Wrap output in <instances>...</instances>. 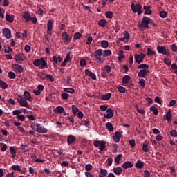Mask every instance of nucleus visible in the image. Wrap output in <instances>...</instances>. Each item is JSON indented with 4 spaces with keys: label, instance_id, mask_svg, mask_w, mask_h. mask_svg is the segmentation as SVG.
Segmentation results:
<instances>
[{
    "label": "nucleus",
    "instance_id": "1",
    "mask_svg": "<svg viewBox=\"0 0 177 177\" xmlns=\"http://www.w3.org/2000/svg\"><path fill=\"white\" fill-rule=\"evenodd\" d=\"M153 23V20L147 17H143L141 23L138 24L139 28H149V24Z\"/></svg>",
    "mask_w": 177,
    "mask_h": 177
},
{
    "label": "nucleus",
    "instance_id": "2",
    "mask_svg": "<svg viewBox=\"0 0 177 177\" xmlns=\"http://www.w3.org/2000/svg\"><path fill=\"white\" fill-rule=\"evenodd\" d=\"M131 9L133 13H138L139 15L143 13V11H142V6L139 3L135 5V3H132L131 4Z\"/></svg>",
    "mask_w": 177,
    "mask_h": 177
},
{
    "label": "nucleus",
    "instance_id": "3",
    "mask_svg": "<svg viewBox=\"0 0 177 177\" xmlns=\"http://www.w3.org/2000/svg\"><path fill=\"white\" fill-rule=\"evenodd\" d=\"M17 102L19 103L20 106L21 107H30V105H28V102H27V100L23 97V96H19L17 99Z\"/></svg>",
    "mask_w": 177,
    "mask_h": 177
},
{
    "label": "nucleus",
    "instance_id": "4",
    "mask_svg": "<svg viewBox=\"0 0 177 177\" xmlns=\"http://www.w3.org/2000/svg\"><path fill=\"white\" fill-rule=\"evenodd\" d=\"M2 33L4 37L7 38V39H10L12 38V30L8 28H4L2 29Z\"/></svg>",
    "mask_w": 177,
    "mask_h": 177
},
{
    "label": "nucleus",
    "instance_id": "5",
    "mask_svg": "<svg viewBox=\"0 0 177 177\" xmlns=\"http://www.w3.org/2000/svg\"><path fill=\"white\" fill-rule=\"evenodd\" d=\"M62 37L64 42H66L67 44H68V42H70L73 38V36L67 34V32H63L62 33Z\"/></svg>",
    "mask_w": 177,
    "mask_h": 177
},
{
    "label": "nucleus",
    "instance_id": "6",
    "mask_svg": "<svg viewBox=\"0 0 177 177\" xmlns=\"http://www.w3.org/2000/svg\"><path fill=\"white\" fill-rule=\"evenodd\" d=\"M134 59L136 60V63L138 64H140L143 62V59H145V54L141 53L140 55L135 54Z\"/></svg>",
    "mask_w": 177,
    "mask_h": 177
},
{
    "label": "nucleus",
    "instance_id": "7",
    "mask_svg": "<svg viewBox=\"0 0 177 177\" xmlns=\"http://www.w3.org/2000/svg\"><path fill=\"white\" fill-rule=\"evenodd\" d=\"M121 138H122V134H121L120 131H116L113 136V140L115 142V143H120Z\"/></svg>",
    "mask_w": 177,
    "mask_h": 177
},
{
    "label": "nucleus",
    "instance_id": "8",
    "mask_svg": "<svg viewBox=\"0 0 177 177\" xmlns=\"http://www.w3.org/2000/svg\"><path fill=\"white\" fill-rule=\"evenodd\" d=\"M157 50L158 53H161L162 55H165L166 56H169V53L167 51V48L164 46H158Z\"/></svg>",
    "mask_w": 177,
    "mask_h": 177
},
{
    "label": "nucleus",
    "instance_id": "9",
    "mask_svg": "<svg viewBox=\"0 0 177 177\" xmlns=\"http://www.w3.org/2000/svg\"><path fill=\"white\" fill-rule=\"evenodd\" d=\"M13 68L15 69L18 74H21L23 71H24V69L23 68V66L21 65L17 64H14L12 65Z\"/></svg>",
    "mask_w": 177,
    "mask_h": 177
},
{
    "label": "nucleus",
    "instance_id": "10",
    "mask_svg": "<svg viewBox=\"0 0 177 177\" xmlns=\"http://www.w3.org/2000/svg\"><path fill=\"white\" fill-rule=\"evenodd\" d=\"M106 113L107 114H104V118H109L110 120L111 118H113V117H114V112H113V109H111V108H109L106 110Z\"/></svg>",
    "mask_w": 177,
    "mask_h": 177
},
{
    "label": "nucleus",
    "instance_id": "11",
    "mask_svg": "<svg viewBox=\"0 0 177 177\" xmlns=\"http://www.w3.org/2000/svg\"><path fill=\"white\" fill-rule=\"evenodd\" d=\"M171 113H172V110L169 109L163 117L164 120H167V121H171V120H172V114Z\"/></svg>",
    "mask_w": 177,
    "mask_h": 177
},
{
    "label": "nucleus",
    "instance_id": "12",
    "mask_svg": "<svg viewBox=\"0 0 177 177\" xmlns=\"http://www.w3.org/2000/svg\"><path fill=\"white\" fill-rule=\"evenodd\" d=\"M85 74L88 77H90L91 78H92V80H96V79H97L96 75L95 73H92V71H89V69L85 70Z\"/></svg>",
    "mask_w": 177,
    "mask_h": 177
},
{
    "label": "nucleus",
    "instance_id": "13",
    "mask_svg": "<svg viewBox=\"0 0 177 177\" xmlns=\"http://www.w3.org/2000/svg\"><path fill=\"white\" fill-rule=\"evenodd\" d=\"M146 75H147V71L145 69H141L138 73L139 78H146Z\"/></svg>",
    "mask_w": 177,
    "mask_h": 177
},
{
    "label": "nucleus",
    "instance_id": "14",
    "mask_svg": "<svg viewBox=\"0 0 177 177\" xmlns=\"http://www.w3.org/2000/svg\"><path fill=\"white\" fill-rule=\"evenodd\" d=\"M54 113H57L59 114H64V115H66V112H64V108H63L62 106H57L55 109H54Z\"/></svg>",
    "mask_w": 177,
    "mask_h": 177
},
{
    "label": "nucleus",
    "instance_id": "15",
    "mask_svg": "<svg viewBox=\"0 0 177 177\" xmlns=\"http://www.w3.org/2000/svg\"><path fill=\"white\" fill-rule=\"evenodd\" d=\"M122 167L124 169H127L128 168H132L133 167V164L129 161H126L122 164Z\"/></svg>",
    "mask_w": 177,
    "mask_h": 177
},
{
    "label": "nucleus",
    "instance_id": "16",
    "mask_svg": "<svg viewBox=\"0 0 177 177\" xmlns=\"http://www.w3.org/2000/svg\"><path fill=\"white\" fill-rule=\"evenodd\" d=\"M37 132L39 133H48V129H46L45 127H41V124H39Z\"/></svg>",
    "mask_w": 177,
    "mask_h": 177
},
{
    "label": "nucleus",
    "instance_id": "17",
    "mask_svg": "<svg viewBox=\"0 0 177 177\" xmlns=\"http://www.w3.org/2000/svg\"><path fill=\"white\" fill-rule=\"evenodd\" d=\"M75 142V136L73 135H69L68 136L67 143L69 145H71L72 143H74Z\"/></svg>",
    "mask_w": 177,
    "mask_h": 177
},
{
    "label": "nucleus",
    "instance_id": "18",
    "mask_svg": "<svg viewBox=\"0 0 177 177\" xmlns=\"http://www.w3.org/2000/svg\"><path fill=\"white\" fill-rule=\"evenodd\" d=\"M40 66L41 68H48V63L45 61V59L40 58Z\"/></svg>",
    "mask_w": 177,
    "mask_h": 177
},
{
    "label": "nucleus",
    "instance_id": "19",
    "mask_svg": "<svg viewBox=\"0 0 177 177\" xmlns=\"http://www.w3.org/2000/svg\"><path fill=\"white\" fill-rule=\"evenodd\" d=\"M30 17H31V15H30V12H25L24 14L23 15V19L26 20V23H28V21H30Z\"/></svg>",
    "mask_w": 177,
    "mask_h": 177
},
{
    "label": "nucleus",
    "instance_id": "20",
    "mask_svg": "<svg viewBox=\"0 0 177 177\" xmlns=\"http://www.w3.org/2000/svg\"><path fill=\"white\" fill-rule=\"evenodd\" d=\"M113 172L115 175H121V174H122V168L120 167H114Z\"/></svg>",
    "mask_w": 177,
    "mask_h": 177
},
{
    "label": "nucleus",
    "instance_id": "21",
    "mask_svg": "<svg viewBox=\"0 0 177 177\" xmlns=\"http://www.w3.org/2000/svg\"><path fill=\"white\" fill-rule=\"evenodd\" d=\"M102 52H103V50H102V49L97 50L95 52V55H94L95 58V59H100L102 57V55H103L102 53Z\"/></svg>",
    "mask_w": 177,
    "mask_h": 177
},
{
    "label": "nucleus",
    "instance_id": "22",
    "mask_svg": "<svg viewBox=\"0 0 177 177\" xmlns=\"http://www.w3.org/2000/svg\"><path fill=\"white\" fill-rule=\"evenodd\" d=\"M14 19H15V17H13V15H9V14L6 15V21H8L9 23H13Z\"/></svg>",
    "mask_w": 177,
    "mask_h": 177
},
{
    "label": "nucleus",
    "instance_id": "23",
    "mask_svg": "<svg viewBox=\"0 0 177 177\" xmlns=\"http://www.w3.org/2000/svg\"><path fill=\"white\" fill-rule=\"evenodd\" d=\"M118 62H122L124 57V51H122V50H120L118 53Z\"/></svg>",
    "mask_w": 177,
    "mask_h": 177
},
{
    "label": "nucleus",
    "instance_id": "24",
    "mask_svg": "<svg viewBox=\"0 0 177 177\" xmlns=\"http://www.w3.org/2000/svg\"><path fill=\"white\" fill-rule=\"evenodd\" d=\"M136 167L138 169H142V168H143V167H145V163L143 162L140 161V160H138L137 161V162L136 163Z\"/></svg>",
    "mask_w": 177,
    "mask_h": 177
},
{
    "label": "nucleus",
    "instance_id": "25",
    "mask_svg": "<svg viewBox=\"0 0 177 177\" xmlns=\"http://www.w3.org/2000/svg\"><path fill=\"white\" fill-rule=\"evenodd\" d=\"M102 70L103 71H106L107 74H110V73H111V66H110V65H106L105 66L102 68Z\"/></svg>",
    "mask_w": 177,
    "mask_h": 177
},
{
    "label": "nucleus",
    "instance_id": "26",
    "mask_svg": "<svg viewBox=\"0 0 177 177\" xmlns=\"http://www.w3.org/2000/svg\"><path fill=\"white\" fill-rule=\"evenodd\" d=\"M105 149H106V141L102 140L100 144L99 150L100 151H104Z\"/></svg>",
    "mask_w": 177,
    "mask_h": 177
},
{
    "label": "nucleus",
    "instance_id": "27",
    "mask_svg": "<svg viewBox=\"0 0 177 177\" xmlns=\"http://www.w3.org/2000/svg\"><path fill=\"white\" fill-rule=\"evenodd\" d=\"M111 97V93H108L105 95H102L101 97L102 100H109Z\"/></svg>",
    "mask_w": 177,
    "mask_h": 177
},
{
    "label": "nucleus",
    "instance_id": "28",
    "mask_svg": "<svg viewBox=\"0 0 177 177\" xmlns=\"http://www.w3.org/2000/svg\"><path fill=\"white\" fill-rule=\"evenodd\" d=\"M14 59L16 62H24V59H23V55L21 54L16 55Z\"/></svg>",
    "mask_w": 177,
    "mask_h": 177
},
{
    "label": "nucleus",
    "instance_id": "29",
    "mask_svg": "<svg viewBox=\"0 0 177 177\" xmlns=\"http://www.w3.org/2000/svg\"><path fill=\"white\" fill-rule=\"evenodd\" d=\"M131 77L129 75H125L122 77V84H129Z\"/></svg>",
    "mask_w": 177,
    "mask_h": 177
},
{
    "label": "nucleus",
    "instance_id": "30",
    "mask_svg": "<svg viewBox=\"0 0 177 177\" xmlns=\"http://www.w3.org/2000/svg\"><path fill=\"white\" fill-rule=\"evenodd\" d=\"M100 173L101 174V175H99V177H104V176H107V170L104 169H100Z\"/></svg>",
    "mask_w": 177,
    "mask_h": 177
},
{
    "label": "nucleus",
    "instance_id": "31",
    "mask_svg": "<svg viewBox=\"0 0 177 177\" xmlns=\"http://www.w3.org/2000/svg\"><path fill=\"white\" fill-rule=\"evenodd\" d=\"M106 129H108L109 132H113L114 131V127L113 126V124H111V122H107Z\"/></svg>",
    "mask_w": 177,
    "mask_h": 177
},
{
    "label": "nucleus",
    "instance_id": "32",
    "mask_svg": "<svg viewBox=\"0 0 177 177\" xmlns=\"http://www.w3.org/2000/svg\"><path fill=\"white\" fill-rule=\"evenodd\" d=\"M149 67H150V66L146 64H140L138 66V68L139 70H147V68H149Z\"/></svg>",
    "mask_w": 177,
    "mask_h": 177
},
{
    "label": "nucleus",
    "instance_id": "33",
    "mask_svg": "<svg viewBox=\"0 0 177 177\" xmlns=\"http://www.w3.org/2000/svg\"><path fill=\"white\" fill-rule=\"evenodd\" d=\"M0 88L2 89H8V84L0 80Z\"/></svg>",
    "mask_w": 177,
    "mask_h": 177
},
{
    "label": "nucleus",
    "instance_id": "34",
    "mask_svg": "<svg viewBox=\"0 0 177 177\" xmlns=\"http://www.w3.org/2000/svg\"><path fill=\"white\" fill-rule=\"evenodd\" d=\"M53 20H48L47 23V30H53Z\"/></svg>",
    "mask_w": 177,
    "mask_h": 177
},
{
    "label": "nucleus",
    "instance_id": "35",
    "mask_svg": "<svg viewBox=\"0 0 177 177\" xmlns=\"http://www.w3.org/2000/svg\"><path fill=\"white\" fill-rule=\"evenodd\" d=\"M147 56H154L156 55V52L153 51V49L149 48L147 50Z\"/></svg>",
    "mask_w": 177,
    "mask_h": 177
},
{
    "label": "nucleus",
    "instance_id": "36",
    "mask_svg": "<svg viewBox=\"0 0 177 177\" xmlns=\"http://www.w3.org/2000/svg\"><path fill=\"white\" fill-rule=\"evenodd\" d=\"M149 110H151L153 113L154 115H158V109L156 106H151L149 108Z\"/></svg>",
    "mask_w": 177,
    "mask_h": 177
},
{
    "label": "nucleus",
    "instance_id": "37",
    "mask_svg": "<svg viewBox=\"0 0 177 177\" xmlns=\"http://www.w3.org/2000/svg\"><path fill=\"white\" fill-rule=\"evenodd\" d=\"M39 126V124H35V122H32L30 124V128L32 129V131H35V132H37Z\"/></svg>",
    "mask_w": 177,
    "mask_h": 177
},
{
    "label": "nucleus",
    "instance_id": "38",
    "mask_svg": "<svg viewBox=\"0 0 177 177\" xmlns=\"http://www.w3.org/2000/svg\"><path fill=\"white\" fill-rule=\"evenodd\" d=\"M101 47L104 48V49H106V48H109V41L106 40H103L101 41Z\"/></svg>",
    "mask_w": 177,
    "mask_h": 177
},
{
    "label": "nucleus",
    "instance_id": "39",
    "mask_svg": "<svg viewBox=\"0 0 177 177\" xmlns=\"http://www.w3.org/2000/svg\"><path fill=\"white\" fill-rule=\"evenodd\" d=\"M103 57H106V56H111V50H105L102 53Z\"/></svg>",
    "mask_w": 177,
    "mask_h": 177
},
{
    "label": "nucleus",
    "instance_id": "40",
    "mask_svg": "<svg viewBox=\"0 0 177 177\" xmlns=\"http://www.w3.org/2000/svg\"><path fill=\"white\" fill-rule=\"evenodd\" d=\"M10 153L12 158H15V157H16V151L15 150V147H10Z\"/></svg>",
    "mask_w": 177,
    "mask_h": 177
},
{
    "label": "nucleus",
    "instance_id": "41",
    "mask_svg": "<svg viewBox=\"0 0 177 177\" xmlns=\"http://www.w3.org/2000/svg\"><path fill=\"white\" fill-rule=\"evenodd\" d=\"M24 99H26V100H31V95H30V93L28 91H24Z\"/></svg>",
    "mask_w": 177,
    "mask_h": 177
},
{
    "label": "nucleus",
    "instance_id": "42",
    "mask_svg": "<svg viewBox=\"0 0 177 177\" xmlns=\"http://www.w3.org/2000/svg\"><path fill=\"white\" fill-rule=\"evenodd\" d=\"M64 91L67 93H75V90L73 88H64Z\"/></svg>",
    "mask_w": 177,
    "mask_h": 177
},
{
    "label": "nucleus",
    "instance_id": "43",
    "mask_svg": "<svg viewBox=\"0 0 177 177\" xmlns=\"http://www.w3.org/2000/svg\"><path fill=\"white\" fill-rule=\"evenodd\" d=\"M106 24H107V21H106V19H101L98 22V26H100V27H104Z\"/></svg>",
    "mask_w": 177,
    "mask_h": 177
},
{
    "label": "nucleus",
    "instance_id": "44",
    "mask_svg": "<svg viewBox=\"0 0 177 177\" xmlns=\"http://www.w3.org/2000/svg\"><path fill=\"white\" fill-rule=\"evenodd\" d=\"M11 168L13 169V171H19V172H21V174H23V170L20 169L19 165H12Z\"/></svg>",
    "mask_w": 177,
    "mask_h": 177
},
{
    "label": "nucleus",
    "instance_id": "45",
    "mask_svg": "<svg viewBox=\"0 0 177 177\" xmlns=\"http://www.w3.org/2000/svg\"><path fill=\"white\" fill-rule=\"evenodd\" d=\"M72 111L73 113L75 115V114H77V113L80 111V109H78V106L75 105H72Z\"/></svg>",
    "mask_w": 177,
    "mask_h": 177
},
{
    "label": "nucleus",
    "instance_id": "46",
    "mask_svg": "<svg viewBox=\"0 0 177 177\" xmlns=\"http://www.w3.org/2000/svg\"><path fill=\"white\" fill-rule=\"evenodd\" d=\"M33 64L35 67H39V66H41V59H35Z\"/></svg>",
    "mask_w": 177,
    "mask_h": 177
},
{
    "label": "nucleus",
    "instance_id": "47",
    "mask_svg": "<svg viewBox=\"0 0 177 177\" xmlns=\"http://www.w3.org/2000/svg\"><path fill=\"white\" fill-rule=\"evenodd\" d=\"M61 97L62 99H63L64 100H67V99H68V97H70V95L67 93H63L61 95Z\"/></svg>",
    "mask_w": 177,
    "mask_h": 177
},
{
    "label": "nucleus",
    "instance_id": "48",
    "mask_svg": "<svg viewBox=\"0 0 177 177\" xmlns=\"http://www.w3.org/2000/svg\"><path fill=\"white\" fill-rule=\"evenodd\" d=\"M121 157H122V154H119L115 158V162H116L117 165L120 164V160H121Z\"/></svg>",
    "mask_w": 177,
    "mask_h": 177
},
{
    "label": "nucleus",
    "instance_id": "49",
    "mask_svg": "<svg viewBox=\"0 0 177 177\" xmlns=\"http://www.w3.org/2000/svg\"><path fill=\"white\" fill-rule=\"evenodd\" d=\"M16 118L19 121H26V116H24L23 114L17 115Z\"/></svg>",
    "mask_w": 177,
    "mask_h": 177
},
{
    "label": "nucleus",
    "instance_id": "50",
    "mask_svg": "<svg viewBox=\"0 0 177 177\" xmlns=\"http://www.w3.org/2000/svg\"><path fill=\"white\" fill-rule=\"evenodd\" d=\"M138 84L142 88H145V86H146V82L144 80V79H140L139 82H138Z\"/></svg>",
    "mask_w": 177,
    "mask_h": 177
},
{
    "label": "nucleus",
    "instance_id": "51",
    "mask_svg": "<svg viewBox=\"0 0 177 177\" xmlns=\"http://www.w3.org/2000/svg\"><path fill=\"white\" fill-rule=\"evenodd\" d=\"M113 28L115 32L120 31V24L118 23H115Z\"/></svg>",
    "mask_w": 177,
    "mask_h": 177
},
{
    "label": "nucleus",
    "instance_id": "52",
    "mask_svg": "<svg viewBox=\"0 0 177 177\" xmlns=\"http://www.w3.org/2000/svg\"><path fill=\"white\" fill-rule=\"evenodd\" d=\"M8 78L10 80H15V78H16V74L14 72H9Z\"/></svg>",
    "mask_w": 177,
    "mask_h": 177
},
{
    "label": "nucleus",
    "instance_id": "53",
    "mask_svg": "<svg viewBox=\"0 0 177 177\" xmlns=\"http://www.w3.org/2000/svg\"><path fill=\"white\" fill-rule=\"evenodd\" d=\"M147 144H143L142 145V151L144 153H148L149 152V148L147 147Z\"/></svg>",
    "mask_w": 177,
    "mask_h": 177
},
{
    "label": "nucleus",
    "instance_id": "54",
    "mask_svg": "<svg viewBox=\"0 0 177 177\" xmlns=\"http://www.w3.org/2000/svg\"><path fill=\"white\" fill-rule=\"evenodd\" d=\"M118 90L120 93H125L127 89L124 87H122L121 86L118 87Z\"/></svg>",
    "mask_w": 177,
    "mask_h": 177
},
{
    "label": "nucleus",
    "instance_id": "55",
    "mask_svg": "<svg viewBox=\"0 0 177 177\" xmlns=\"http://www.w3.org/2000/svg\"><path fill=\"white\" fill-rule=\"evenodd\" d=\"M37 77H39L40 78V80H45V78H46L45 77V73H44L42 72L38 73Z\"/></svg>",
    "mask_w": 177,
    "mask_h": 177
},
{
    "label": "nucleus",
    "instance_id": "56",
    "mask_svg": "<svg viewBox=\"0 0 177 177\" xmlns=\"http://www.w3.org/2000/svg\"><path fill=\"white\" fill-rule=\"evenodd\" d=\"M164 63L166 64V66H171V64H172L171 59L167 58L164 59Z\"/></svg>",
    "mask_w": 177,
    "mask_h": 177
},
{
    "label": "nucleus",
    "instance_id": "57",
    "mask_svg": "<svg viewBox=\"0 0 177 177\" xmlns=\"http://www.w3.org/2000/svg\"><path fill=\"white\" fill-rule=\"evenodd\" d=\"M129 145L131 146V149H133L135 146H136V143L135 142V140H131L129 141Z\"/></svg>",
    "mask_w": 177,
    "mask_h": 177
},
{
    "label": "nucleus",
    "instance_id": "58",
    "mask_svg": "<svg viewBox=\"0 0 177 177\" xmlns=\"http://www.w3.org/2000/svg\"><path fill=\"white\" fill-rule=\"evenodd\" d=\"M170 136L172 138H176L177 137V131H176V130H171L170 131Z\"/></svg>",
    "mask_w": 177,
    "mask_h": 177
},
{
    "label": "nucleus",
    "instance_id": "59",
    "mask_svg": "<svg viewBox=\"0 0 177 177\" xmlns=\"http://www.w3.org/2000/svg\"><path fill=\"white\" fill-rule=\"evenodd\" d=\"M106 16L108 19H113V12L107 11L106 12Z\"/></svg>",
    "mask_w": 177,
    "mask_h": 177
},
{
    "label": "nucleus",
    "instance_id": "60",
    "mask_svg": "<svg viewBox=\"0 0 177 177\" xmlns=\"http://www.w3.org/2000/svg\"><path fill=\"white\" fill-rule=\"evenodd\" d=\"M71 55V52H68L67 54H66V56L65 57V59L68 62H71L72 60V58L70 57V55Z\"/></svg>",
    "mask_w": 177,
    "mask_h": 177
},
{
    "label": "nucleus",
    "instance_id": "61",
    "mask_svg": "<svg viewBox=\"0 0 177 177\" xmlns=\"http://www.w3.org/2000/svg\"><path fill=\"white\" fill-rule=\"evenodd\" d=\"M81 37H82V35H81V33H80V32H75V35H74V39H76V40H77V39H79L80 38H81Z\"/></svg>",
    "mask_w": 177,
    "mask_h": 177
},
{
    "label": "nucleus",
    "instance_id": "62",
    "mask_svg": "<svg viewBox=\"0 0 177 177\" xmlns=\"http://www.w3.org/2000/svg\"><path fill=\"white\" fill-rule=\"evenodd\" d=\"M167 12L165 11H161L160 12V17H162V19H165L167 17Z\"/></svg>",
    "mask_w": 177,
    "mask_h": 177
},
{
    "label": "nucleus",
    "instance_id": "63",
    "mask_svg": "<svg viewBox=\"0 0 177 177\" xmlns=\"http://www.w3.org/2000/svg\"><path fill=\"white\" fill-rule=\"evenodd\" d=\"M92 168H93V167H92V165H91V164H87L85 166L86 171H91Z\"/></svg>",
    "mask_w": 177,
    "mask_h": 177
},
{
    "label": "nucleus",
    "instance_id": "64",
    "mask_svg": "<svg viewBox=\"0 0 177 177\" xmlns=\"http://www.w3.org/2000/svg\"><path fill=\"white\" fill-rule=\"evenodd\" d=\"M171 50H172V52H177V46L175 44H172L171 46Z\"/></svg>",
    "mask_w": 177,
    "mask_h": 177
}]
</instances>
